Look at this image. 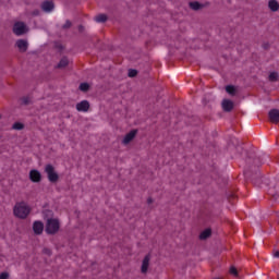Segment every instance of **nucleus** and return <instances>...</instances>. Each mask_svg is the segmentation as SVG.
<instances>
[{"instance_id": "19", "label": "nucleus", "mask_w": 279, "mask_h": 279, "mask_svg": "<svg viewBox=\"0 0 279 279\" xmlns=\"http://www.w3.org/2000/svg\"><path fill=\"white\" fill-rule=\"evenodd\" d=\"M278 72H271L268 76L269 82H278Z\"/></svg>"}, {"instance_id": "6", "label": "nucleus", "mask_w": 279, "mask_h": 279, "mask_svg": "<svg viewBox=\"0 0 279 279\" xmlns=\"http://www.w3.org/2000/svg\"><path fill=\"white\" fill-rule=\"evenodd\" d=\"M90 104L87 100H83L76 105V110L78 112H88Z\"/></svg>"}, {"instance_id": "10", "label": "nucleus", "mask_w": 279, "mask_h": 279, "mask_svg": "<svg viewBox=\"0 0 279 279\" xmlns=\"http://www.w3.org/2000/svg\"><path fill=\"white\" fill-rule=\"evenodd\" d=\"M135 137H136V130L129 132L122 141L123 145H129V143H132V141H134Z\"/></svg>"}, {"instance_id": "34", "label": "nucleus", "mask_w": 279, "mask_h": 279, "mask_svg": "<svg viewBox=\"0 0 279 279\" xmlns=\"http://www.w3.org/2000/svg\"><path fill=\"white\" fill-rule=\"evenodd\" d=\"M253 182H254V184H257L256 181H253Z\"/></svg>"}, {"instance_id": "29", "label": "nucleus", "mask_w": 279, "mask_h": 279, "mask_svg": "<svg viewBox=\"0 0 279 279\" xmlns=\"http://www.w3.org/2000/svg\"><path fill=\"white\" fill-rule=\"evenodd\" d=\"M147 204H154V199L148 198V199H147Z\"/></svg>"}, {"instance_id": "26", "label": "nucleus", "mask_w": 279, "mask_h": 279, "mask_svg": "<svg viewBox=\"0 0 279 279\" xmlns=\"http://www.w3.org/2000/svg\"><path fill=\"white\" fill-rule=\"evenodd\" d=\"M10 278V275L8 272L0 274V279H8Z\"/></svg>"}, {"instance_id": "30", "label": "nucleus", "mask_w": 279, "mask_h": 279, "mask_svg": "<svg viewBox=\"0 0 279 279\" xmlns=\"http://www.w3.org/2000/svg\"><path fill=\"white\" fill-rule=\"evenodd\" d=\"M255 165L258 167V165H260L258 159H255Z\"/></svg>"}, {"instance_id": "21", "label": "nucleus", "mask_w": 279, "mask_h": 279, "mask_svg": "<svg viewBox=\"0 0 279 279\" xmlns=\"http://www.w3.org/2000/svg\"><path fill=\"white\" fill-rule=\"evenodd\" d=\"M88 88H90V85H88V83H82L80 85V90H82L83 93H86V90H88Z\"/></svg>"}, {"instance_id": "27", "label": "nucleus", "mask_w": 279, "mask_h": 279, "mask_svg": "<svg viewBox=\"0 0 279 279\" xmlns=\"http://www.w3.org/2000/svg\"><path fill=\"white\" fill-rule=\"evenodd\" d=\"M230 274H232V276H238L239 275V272L236 271V268H234V267H231Z\"/></svg>"}, {"instance_id": "28", "label": "nucleus", "mask_w": 279, "mask_h": 279, "mask_svg": "<svg viewBox=\"0 0 279 279\" xmlns=\"http://www.w3.org/2000/svg\"><path fill=\"white\" fill-rule=\"evenodd\" d=\"M274 256L275 258H279V251L275 252Z\"/></svg>"}, {"instance_id": "1", "label": "nucleus", "mask_w": 279, "mask_h": 279, "mask_svg": "<svg viewBox=\"0 0 279 279\" xmlns=\"http://www.w3.org/2000/svg\"><path fill=\"white\" fill-rule=\"evenodd\" d=\"M29 213H32V208H29L25 202L15 204L13 208V214L19 219H27Z\"/></svg>"}, {"instance_id": "31", "label": "nucleus", "mask_w": 279, "mask_h": 279, "mask_svg": "<svg viewBox=\"0 0 279 279\" xmlns=\"http://www.w3.org/2000/svg\"><path fill=\"white\" fill-rule=\"evenodd\" d=\"M264 49H269V44L264 45Z\"/></svg>"}, {"instance_id": "15", "label": "nucleus", "mask_w": 279, "mask_h": 279, "mask_svg": "<svg viewBox=\"0 0 279 279\" xmlns=\"http://www.w3.org/2000/svg\"><path fill=\"white\" fill-rule=\"evenodd\" d=\"M210 234H213V231L210 229H206L199 234L201 241H206V239H208Z\"/></svg>"}, {"instance_id": "16", "label": "nucleus", "mask_w": 279, "mask_h": 279, "mask_svg": "<svg viewBox=\"0 0 279 279\" xmlns=\"http://www.w3.org/2000/svg\"><path fill=\"white\" fill-rule=\"evenodd\" d=\"M65 66H69V59H66V57H63L58 63L57 69H65Z\"/></svg>"}, {"instance_id": "23", "label": "nucleus", "mask_w": 279, "mask_h": 279, "mask_svg": "<svg viewBox=\"0 0 279 279\" xmlns=\"http://www.w3.org/2000/svg\"><path fill=\"white\" fill-rule=\"evenodd\" d=\"M138 72L136 70H129V77H136Z\"/></svg>"}, {"instance_id": "13", "label": "nucleus", "mask_w": 279, "mask_h": 279, "mask_svg": "<svg viewBox=\"0 0 279 279\" xmlns=\"http://www.w3.org/2000/svg\"><path fill=\"white\" fill-rule=\"evenodd\" d=\"M149 260H151V256L146 255L142 262V274H147V269H149Z\"/></svg>"}, {"instance_id": "11", "label": "nucleus", "mask_w": 279, "mask_h": 279, "mask_svg": "<svg viewBox=\"0 0 279 279\" xmlns=\"http://www.w3.org/2000/svg\"><path fill=\"white\" fill-rule=\"evenodd\" d=\"M41 179H43V175L40 174V172L38 170H31L29 180L32 182H40Z\"/></svg>"}, {"instance_id": "22", "label": "nucleus", "mask_w": 279, "mask_h": 279, "mask_svg": "<svg viewBox=\"0 0 279 279\" xmlns=\"http://www.w3.org/2000/svg\"><path fill=\"white\" fill-rule=\"evenodd\" d=\"M25 125L21 122H15L12 126L13 130H23Z\"/></svg>"}, {"instance_id": "4", "label": "nucleus", "mask_w": 279, "mask_h": 279, "mask_svg": "<svg viewBox=\"0 0 279 279\" xmlns=\"http://www.w3.org/2000/svg\"><path fill=\"white\" fill-rule=\"evenodd\" d=\"M27 25H25L23 22H16L13 25V34H15V36H23V34H27Z\"/></svg>"}, {"instance_id": "8", "label": "nucleus", "mask_w": 279, "mask_h": 279, "mask_svg": "<svg viewBox=\"0 0 279 279\" xmlns=\"http://www.w3.org/2000/svg\"><path fill=\"white\" fill-rule=\"evenodd\" d=\"M269 120L271 123H279V110L271 109L268 113Z\"/></svg>"}, {"instance_id": "2", "label": "nucleus", "mask_w": 279, "mask_h": 279, "mask_svg": "<svg viewBox=\"0 0 279 279\" xmlns=\"http://www.w3.org/2000/svg\"><path fill=\"white\" fill-rule=\"evenodd\" d=\"M60 230V221L56 218H50L47 220L46 232L48 234H56Z\"/></svg>"}, {"instance_id": "18", "label": "nucleus", "mask_w": 279, "mask_h": 279, "mask_svg": "<svg viewBox=\"0 0 279 279\" xmlns=\"http://www.w3.org/2000/svg\"><path fill=\"white\" fill-rule=\"evenodd\" d=\"M226 92L229 94V95H236V87H234L233 85H228L226 86Z\"/></svg>"}, {"instance_id": "33", "label": "nucleus", "mask_w": 279, "mask_h": 279, "mask_svg": "<svg viewBox=\"0 0 279 279\" xmlns=\"http://www.w3.org/2000/svg\"><path fill=\"white\" fill-rule=\"evenodd\" d=\"M46 252H47L48 254H50L49 250H46Z\"/></svg>"}, {"instance_id": "32", "label": "nucleus", "mask_w": 279, "mask_h": 279, "mask_svg": "<svg viewBox=\"0 0 279 279\" xmlns=\"http://www.w3.org/2000/svg\"><path fill=\"white\" fill-rule=\"evenodd\" d=\"M78 29H80V32H82V31L84 29V27H83V26H80Z\"/></svg>"}, {"instance_id": "25", "label": "nucleus", "mask_w": 279, "mask_h": 279, "mask_svg": "<svg viewBox=\"0 0 279 279\" xmlns=\"http://www.w3.org/2000/svg\"><path fill=\"white\" fill-rule=\"evenodd\" d=\"M22 104H24V106L29 105V98L28 97L22 98Z\"/></svg>"}, {"instance_id": "14", "label": "nucleus", "mask_w": 279, "mask_h": 279, "mask_svg": "<svg viewBox=\"0 0 279 279\" xmlns=\"http://www.w3.org/2000/svg\"><path fill=\"white\" fill-rule=\"evenodd\" d=\"M268 8L271 12H278V10H279L278 0H269L268 1Z\"/></svg>"}, {"instance_id": "35", "label": "nucleus", "mask_w": 279, "mask_h": 279, "mask_svg": "<svg viewBox=\"0 0 279 279\" xmlns=\"http://www.w3.org/2000/svg\"><path fill=\"white\" fill-rule=\"evenodd\" d=\"M0 119H1V116H0Z\"/></svg>"}, {"instance_id": "24", "label": "nucleus", "mask_w": 279, "mask_h": 279, "mask_svg": "<svg viewBox=\"0 0 279 279\" xmlns=\"http://www.w3.org/2000/svg\"><path fill=\"white\" fill-rule=\"evenodd\" d=\"M71 21H66L65 24H63L62 28L63 29H69L71 27Z\"/></svg>"}, {"instance_id": "5", "label": "nucleus", "mask_w": 279, "mask_h": 279, "mask_svg": "<svg viewBox=\"0 0 279 279\" xmlns=\"http://www.w3.org/2000/svg\"><path fill=\"white\" fill-rule=\"evenodd\" d=\"M17 49L22 52L25 53V51H27L28 47H29V43H27V40L25 39H19L15 43Z\"/></svg>"}, {"instance_id": "3", "label": "nucleus", "mask_w": 279, "mask_h": 279, "mask_svg": "<svg viewBox=\"0 0 279 279\" xmlns=\"http://www.w3.org/2000/svg\"><path fill=\"white\" fill-rule=\"evenodd\" d=\"M45 173H47L49 182L56 183L60 179V175H58V172H56V168H53L52 165H47L45 167Z\"/></svg>"}, {"instance_id": "20", "label": "nucleus", "mask_w": 279, "mask_h": 279, "mask_svg": "<svg viewBox=\"0 0 279 279\" xmlns=\"http://www.w3.org/2000/svg\"><path fill=\"white\" fill-rule=\"evenodd\" d=\"M190 8L192 10H199L202 8V4H199V2H190Z\"/></svg>"}, {"instance_id": "9", "label": "nucleus", "mask_w": 279, "mask_h": 279, "mask_svg": "<svg viewBox=\"0 0 279 279\" xmlns=\"http://www.w3.org/2000/svg\"><path fill=\"white\" fill-rule=\"evenodd\" d=\"M53 8H56V5L52 1L46 0L41 3V10L44 12H53Z\"/></svg>"}, {"instance_id": "17", "label": "nucleus", "mask_w": 279, "mask_h": 279, "mask_svg": "<svg viewBox=\"0 0 279 279\" xmlns=\"http://www.w3.org/2000/svg\"><path fill=\"white\" fill-rule=\"evenodd\" d=\"M96 23H106L108 21V15L106 14H98L95 16Z\"/></svg>"}, {"instance_id": "12", "label": "nucleus", "mask_w": 279, "mask_h": 279, "mask_svg": "<svg viewBox=\"0 0 279 279\" xmlns=\"http://www.w3.org/2000/svg\"><path fill=\"white\" fill-rule=\"evenodd\" d=\"M33 230L35 234H43V231L45 230V225L40 221H35L33 225Z\"/></svg>"}, {"instance_id": "7", "label": "nucleus", "mask_w": 279, "mask_h": 279, "mask_svg": "<svg viewBox=\"0 0 279 279\" xmlns=\"http://www.w3.org/2000/svg\"><path fill=\"white\" fill-rule=\"evenodd\" d=\"M234 109V102L230 99H225L222 100V110H225V112H232V110Z\"/></svg>"}]
</instances>
